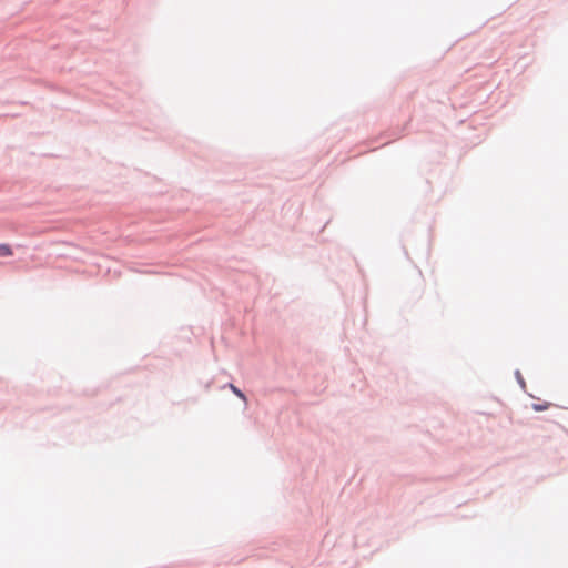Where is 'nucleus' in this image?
Wrapping results in <instances>:
<instances>
[{
  "label": "nucleus",
  "instance_id": "obj_1",
  "mask_svg": "<svg viewBox=\"0 0 568 568\" xmlns=\"http://www.w3.org/2000/svg\"><path fill=\"white\" fill-rule=\"evenodd\" d=\"M12 248L8 244H0V257L11 256Z\"/></svg>",
  "mask_w": 568,
  "mask_h": 568
},
{
  "label": "nucleus",
  "instance_id": "obj_2",
  "mask_svg": "<svg viewBox=\"0 0 568 568\" xmlns=\"http://www.w3.org/2000/svg\"><path fill=\"white\" fill-rule=\"evenodd\" d=\"M229 388L242 400L247 402L246 396L235 385L229 384Z\"/></svg>",
  "mask_w": 568,
  "mask_h": 568
},
{
  "label": "nucleus",
  "instance_id": "obj_3",
  "mask_svg": "<svg viewBox=\"0 0 568 568\" xmlns=\"http://www.w3.org/2000/svg\"><path fill=\"white\" fill-rule=\"evenodd\" d=\"M549 406H550V404H549V403H546V404H544V405L534 404V405H532V408H534L536 412H541V410L547 409Z\"/></svg>",
  "mask_w": 568,
  "mask_h": 568
}]
</instances>
